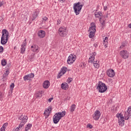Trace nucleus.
<instances>
[{
	"mask_svg": "<svg viewBox=\"0 0 131 131\" xmlns=\"http://www.w3.org/2000/svg\"><path fill=\"white\" fill-rule=\"evenodd\" d=\"M3 6V3L0 2V7H2Z\"/></svg>",
	"mask_w": 131,
	"mask_h": 131,
	"instance_id": "09e8293b",
	"label": "nucleus"
},
{
	"mask_svg": "<svg viewBox=\"0 0 131 131\" xmlns=\"http://www.w3.org/2000/svg\"><path fill=\"white\" fill-rule=\"evenodd\" d=\"M42 91H38L37 92L36 94V97L37 98H41V97H42Z\"/></svg>",
	"mask_w": 131,
	"mask_h": 131,
	"instance_id": "b1692460",
	"label": "nucleus"
},
{
	"mask_svg": "<svg viewBox=\"0 0 131 131\" xmlns=\"http://www.w3.org/2000/svg\"><path fill=\"white\" fill-rule=\"evenodd\" d=\"M27 45V43L26 42V39H25L21 45V48H20L21 54H24V53L25 52V50H26L25 47Z\"/></svg>",
	"mask_w": 131,
	"mask_h": 131,
	"instance_id": "2eb2a0df",
	"label": "nucleus"
},
{
	"mask_svg": "<svg viewBox=\"0 0 131 131\" xmlns=\"http://www.w3.org/2000/svg\"><path fill=\"white\" fill-rule=\"evenodd\" d=\"M72 80H73V79L72 78L69 77L67 79L68 83H70Z\"/></svg>",
	"mask_w": 131,
	"mask_h": 131,
	"instance_id": "473e14b6",
	"label": "nucleus"
},
{
	"mask_svg": "<svg viewBox=\"0 0 131 131\" xmlns=\"http://www.w3.org/2000/svg\"><path fill=\"white\" fill-rule=\"evenodd\" d=\"M58 2H59L60 3H65V1H66V0H58Z\"/></svg>",
	"mask_w": 131,
	"mask_h": 131,
	"instance_id": "c03bdc74",
	"label": "nucleus"
},
{
	"mask_svg": "<svg viewBox=\"0 0 131 131\" xmlns=\"http://www.w3.org/2000/svg\"><path fill=\"white\" fill-rule=\"evenodd\" d=\"M66 114V111H63L61 113L59 112L55 114L53 116V122L55 124H57L60 120L61 119L62 117H64Z\"/></svg>",
	"mask_w": 131,
	"mask_h": 131,
	"instance_id": "f03ea898",
	"label": "nucleus"
},
{
	"mask_svg": "<svg viewBox=\"0 0 131 131\" xmlns=\"http://www.w3.org/2000/svg\"><path fill=\"white\" fill-rule=\"evenodd\" d=\"M103 45H104L105 48H107V44L108 43V37H105L104 39L103 40Z\"/></svg>",
	"mask_w": 131,
	"mask_h": 131,
	"instance_id": "5701e85b",
	"label": "nucleus"
},
{
	"mask_svg": "<svg viewBox=\"0 0 131 131\" xmlns=\"http://www.w3.org/2000/svg\"><path fill=\"white\" fill-rule=\"evenodd\" d=\"M22 127H20L19 126L18 127H16L15 129H13V131H19L20 130V129H21Z\"/></svg>",
	"mask_w": 131,
	"mask_h": 131,
	"instance_id": "c9c22d12",
	"label": "nucleus"
},
{
	"mask_svg": "<svg viewBox=\"0 0 131 131\" xmlns=\"http://www.w3.org/2000/svg\"><path fill=\"white\" fill-rule=\"evenodd\" d=\"M58 33L61 37H66L68 34V30L66 27H60L58 30Z\"/></svg>",
	"mask_w": 131,
	"mask_h": 131,
	"instance_id": "7ed1b4c3",
	"label": "nucleus"
},
{
	"mask_svg": "<svg viewBox=\"0 0 131 131\" xmlns=\"http://www.w3.org/2000/svg\"><path fill=\"white\" fill-rule=\"evenodd\" d=\"M50 83L49 80H46L43 82L42 86L43 89H49L50 88Z\"/></svg>",
	"mask_w": 131,
	"mask_h": 131,
	"instance_id": "6ab92c4d",
	"label": "nucleus"
},
{
	"mask_svg": "<svg viewBox=\"0 0 131 131\" xmlns=\"http://www.w3.org/2000/svg\"><path fill=\"white\" fill-rule=\"evenodd\" d=\"M106 74L109 77H114L115 76V72L113 69H110L106 71Z\"/></svg>",
	"mask_w": 131,
	"mask_h": 131,
	"instance_id": "4468645a",
	"label": "nucleus"
},
{
	"mask_svg": "<svg viewBox=\"0 0 131 131\" xmlns=\"http://www.w3.org/2000/svg\"><path fill=\"white\" fill-rule=\"evenodd\" d=\"M120 55L123 59H127L128 58V52L126 50H122L120 52Z\"/></svg>",
	"mask_w": 131,
	"mask_h": 131,
	"instance_id": "f8f14e48",
	"label": "nucleus"
},
{
	"mask_svg": "<svg viewBox=\"0 0 131 131\" xmlns=\"http://www.w3.org/2000/svg\"><path fill=\"white\" fill-rule=\"evenodd\" d=\"M9 94H12L13 93V89H10L9 91Z\"/></svg>",
	"mask_w": 131,
	"mask_h": 131,
	"instance_id": "49530a36",
	"label": "nucleus"
},
{
	"mask_svg": "<svg viewBox=\"0 0 131 131\" xmlns=\"http://www.w3.org/2000/svg\"><path fill=\"white\" fill-rule=\"evenodd\" d=\"M34 58V54H32L30 56V57H29V59H30V60H33Z\"/></svg>",
	"mask_w": 131,
	"mask_h": 131,
	"instance_id": "f704fd0d",
	"label": "nucleus"
},
{
	"mask_svg": "<svg viewBox=\"0 0 131 131\" xmlns=\"http://www.w3.org/2000/svg\"><path fill=\"white\" fill-rule=\"evenodd\" d=\"M34 77V74L31 73L27 75L24 76V80H31V78H33Z\"/></svg>",
	"mask_w": 131,
	"mask_h": 131,
	"instance_id": "f3484780",
	"label": "nucleus"
},
{
	"mask_svg": "<svg viewBox=\"0 0 131 131\" xmlns=\"http://www.w3.org/2000/svg\"><path fill=\"white\" fill-rule=\"evenodd\" d=\"M124 116L125 120H128L129 116H131V106H129L127 111L124 113Z\"/></svg>",
	"mask_w": 131,
	"mask_h": 131,
	"instance_id": "9d476101",
	"label": "nucleus"
},
{
	"mask_svg": "<svg viewBox=\"0 0 131 131\" xmlns=\"http://www.w3.org/2000/svg\"><path fill=\"white\" fill-rule=\"evenodd\" d=\"M61 89L62 90H67L68 89V84L66 82L62 83L61 84Z\"/></svg>",
	"mask_w": 131,
	"mask_h": 131,
	"instance_id": "412c9836",
	"label": "nucleus"
},
{
	"mask_svg": "<svg viewBox=\"0 0 131 131\" xmlns=\"http://www.w3.org/2000/svg\"><path fill=\"white\" fill-rule=\"evenodd\" d=\"M10 73V72L9 71V70H6V71L4 73V75H3V77H8V75H9Z\"/></svg>",
	"mask_w": 131,
	"mask_h": 131,
	"instance_id": "c756f323",
	"label": "nucleus"
},
{
	"mask_svg": "<svg viewBox=\"0 0 131 131\" xmlns=\"http://www.w3.org/2000/svg\"><path fill=\"white\" fill-rule=\"evenodd\" d=\"M14 49H16V47H14Z\"/></svg>",
	"mask_w": 131,
	"mask_h": 131,
	"instance_id": "3c124183",
	"label": "nucleus"
},
{
	"mask_svg": "<svg viewBox=\"0 0 131 131\" xmlns=\"http://www.w3.org/2000/svg\"><path fill=\"white\" fill-rule=\"evenodd\" d=\"M118 123L120 126H123L124 125V117L122 114H119L118 116Z\"/></svg>",
	"mask_w": 131,
	"mask_h": 131,
	"instance_id": "1a4fd4ad",
	"label": "nucleus"
},
{
	"mask_svg": "<svg viewBox=\"0 0 131 131\" xmlns=\"http://www.w3.org/2000/svg\"><path fill=\"white\" fill-rule=\"evenodd\" d=\"M100 117H101V112L99 110H96L93 115V119L97 121L100 119Z\"/></svg>",
	"mask_w": 131,
	"mask_h": 131,
	"instance_id": "9b49d317",
	"label": "nucleus"
},
{
	"mask_svg": "<svg viewBox=\"0 0 131 131\" xmlns=\"http://www.w3.org/2000/svg\"><path fill=\"white\" fill-rule=\"evenodd\" d=\"M102 25H103V26L105 25V23H104V21H103V23H102Z\"/></svg>",
	"mask_w": 131,
	"mask_h": 131,
	"instance_id": "8fccbe9b",
	"label": "nucleus"
},
{
	"mask_svg": "<svg viewBox=\"0 0 131 131\" xmlns=\"http://www.w3.org/2000/svg\"><path fill=\"white\" fill-rule=\"evenodd\" d=\"M67 71V68L63 67L60 70V72L58 74L57 76V78H60L62 75L65 74Z\"/></svg>",
	"mask_w": 131,
	"mask_h": 131,
	"instance_id": "dca6fc26",
	"label": "nucleus"
},
{
	"mask_svg": "<svg viewBox=\"0 0 131 131\" xmlns=\"http://www.w3.org/2000/svg\"><path fill=\"white\" fill-rule=\"evenodd\" d=\"M87 127H89V128H93V125L91 124H88L87 125Z\"/></svg>",
	"mask_w": 131,
	"mask_h": 131,
	"instance_id": "ea45409f",
	"label": "nucleus"
},
{
	"mask_svg": "<svg viewBox=\"0 0 131 131\" xmlns=\"http://www.w3.org/2000/svg\"><path fill=\"white\" fill-rule=\"evenodd\" d=\"M10 89L13 90L14 88H15V84L14 83H12L10 85Z\"/></svg>",
	"mask_w": 131,
	"mask_h": 131,
	"instance_id": "72a5a7b5",
	"label": "nucleus"
},
{
	"mask_svg": "<svg viewBox=\"0 0 131 131\" xmlns=\"http://www.w3.org/2000/svg\"><path fill=\"white\" fill-rule=\"evenodd\" d=\"M104 11H106L107 10V6H104L103 8Z\"/></svg>",
	"mask_w": 131,
	"mask_h": 131,
	"instance_id": "de8ad7c7",
	"label": "nucleus"
},
{
	"mask_svg": "<svg viewBox=\"0 0 131 131\" xmlns=\"http://www.w3.org/2000/svg\"><path fill=\"white\" fill-rule=\"evenodd\" d=\"M96 25L94 23H92L91 24V27L88 30L89 33V37L93 38L95 36V33L96 32Z\"/></svg>",
	"mask_w": 131,
	"mask_h": 131,
	"instance_id": "20e7f679",
	"label": "nucleus"
},
{
	"mask_svg": "<svg viewBox=\"0 0 131 131\" xmlns=\"http://www.w3.org/2000/svg\"><path fill=\"white\" fill-rule=\"evenodd\" d=\"M97 55L96 52H92L89 54L90 57L89 58L88 62L89 63H93L94 62V60H95V56Z\"/></svg>",
	"mask_w": 131,
	"mask_h": 131,
	"instance_id": "ddd939ff",
	"label": "nucleus"
},
{
	"mask_svg": "<svg viewBox=\"0 0 131 131\" xmlns=\"http://www.w3.org/2000/svg\"><path fill=\"white\" fill-rule=\"evenodd\" d=\"M36 18H37V12L36 11H35L32 14V21H33L34 20H35Z\"/></svg>",
	"mask_w": 131,
	"mask_h": 131,
	"instance_id": "4be33fe9",
	"label": "nucleus"
},
{
	"mask_svg": "<svg viewBox=\"0 0 131 131\" xmlns=\"http://www.w3.org/2000/svg\"><path fill=\"white\" fill-rule=\"evenodd\" d=\"M20 120V124L19 125V127H23L25 125V123L27 122V120L28 119V117L25 115H21L18 118Z\"/></svg>",
	"mask_w": 131,
	"mask_h": 131,
	"instance_id": "423d86ee",
	"label": "nucleus"
},
{
	"mask_svg": "<svg viewBox=\"0 0 131 131\" xmlns=\"http://www.w3.org/2000/svg\"><path fill=\"white\" fill-rule=\"evenodd\" d=\"M8 79V78L7 77H3V78H2V80L3 81H6V80H7Z\"/></svg>",
	"mask_w": 131,
	"mask_h": 131,
	"instance_id": "a19ab883",
	"label": "nucleus"
},
{
	"mask_svg": "<svg viewBox=\"0 0 131 131\" xmlns=\"http://www.w3.org/2000/svg\"><path fill=\"white\" fill-rule=\"evenodd\" d=\"M7 126H8V123H5L3 124L2 127H4L5 128H6Z\"/></svg>",
	"mask_w": 131,
	"mask_h": 131,
	"instance_id": "e433bc0d",
	"label": "nucleus"
},
{
	"mask_svg": "<svg viewBox=\"0 0 131 131\" xmlns=\"http://www.w3.org/2000/svg\"><path fill=\"white\" fill-rule=\"evenodd\" d=\"M93 64L95 68H96L97 69H98L100 67V64L97 63V61H93Z\"/></svg>",
	"mask_w": 131,
	"mask_h": 131,
	"instance_id": "a878e982",
	"label": "nucleus"
},
{
	"mask_svg": "<svg viewBox=\"0 0 131 131\" xmlns=\"http://www.w3.org/2000/svg\"><path fill=\"white\" fill-rule=\"evenodd\" d=\"M38 35L39 36V37L43 38V37L46 36V32H45V31L40 30L38 32Z\"/></svg>",
	"mask_w": 131,
	"mask_h": 131,
	"instance_id": "aec40b11",
	"label": "nucleus"
},
{
	"mask_svg": "<svg viewBox=\"0 0 131 131\" xmlns=\"http://www.w3.org/2000/svg\"><path fill=\"white\" fill-rule=\"evenodd\" d=\"M97 89L98 90L99 93H105V92L107 91V86L105 83L101 81H99L97 86Z\"/></svg>",
	"mask_w": 131,
	"mask_h": 131,
	"instance_id": "39448f33",
	"label": "nucleus"
},
{
	"mask_svg": "<svg viewBox=\"0 0 131 131\" xmlns=\"http://www.w3.org/2000/svg\"><path fill=\"white\" fill-rule=\"evenodd\" d=\"M74 110H75V104H72L70 108V111L71 112H73Z\"/></svg>",
	"mask_w": 131,
	"mask_h": 131,
	"instance_id": "7c9ffc66",
	"label": "nucleus"
},
{
	"mask_svg": "<svg viewBox=\"0 0 131 131\" xmlns=\"http://www.w3.org/2000/svg\"><path fill=\"white\" fill-rule=\"evenodd\" d=\"M1 64L2 66H6V65H7V60L2 59L1 61Z\"/></svg>",
	"mask_w": 131,
	"mask_h": 131,
	"instance_id": "c85d7f7f",
	"label": "nucleus"
},
{
	"mask_svg": "<svg viewBox=\"0 0 131 131\" xmlns=\"http://www.w3.org/2000/svg\"><path fill=\"white\" fill-rule=\"evenodd\" d=\"M4 52V47L3 46H0V53Z\"/></svg>",
	"mask_w": 131,
	"mask_h": 131,
	"instance_id": "58836bf2",
	"label": "nucleus"
},
{
	"mask_svg": "<svg viewBox=\"0 0 131 131\" xmlns=\"http://www.w3.org/2000/svg\"><path fill=\"white\" fill-rule=\"evenodd\" d=\"M95 16L96 18H100L101 19V17L102 16V13L101 12H96L95 13Z\"/></svg>",
	"mask_w": 131,
	"mask_h": 131,
	"instance_id": "bb28decb",
	"label": "nucleus"
},
{
	"mask_svg": "<svg viewBox=\"0 0 131 131\" xmlns=\"http://www.w3.org/2000/svg\"><path fill=\"white\" fill-rule=\"evenodd\" d=\"M73 9L76 15H79V13L81 12V9H82V5L80 4V3H75L74 4Z\"/></svg>",
	"mask_w": 131,
	"mask_h": 131,
	"instance_id": "0eeeda50",
	"label": "nucleus"
},
{
	"mask_svg": "<svg viewBox=\"0 0 131 131\" xmlns=\"http://www.w3.org/2000/svg\"><path fill=\"white\" fill-rule=\"evenodd\" d=\"M126 42H124L121 43V46L120 47V50H122V49H124L125 47H126Z\"/></svg>",
	"mask_w": 131,
	"mask_h": 131,
	"instance_id": "393cba45",
	"label": "nucleus"
},
{
	"mask_svg": "<svg viewBox=\"0 0 131 131\" xmlns=\"http://www.w3.org/2000/svg\"><path fill=\"white\" fill-rule=\"evenodd\" d=\"M32 126V124L29 123L27 125V127L25 128V131H28L29 129H30L31 128V127Z\"/></svg>",
	"mask_w": 131,
	"mask_h": 131,
	"instance_id": "cd10ccee",
	"label": "nucleus"
},
{
	"mask_svg": "<svg viewBox=\"0 0 131 131\" xmlns=\"http://www.w3.org/2000/svg\"><path fill=\"white\" fill-rule=\"evenodd\" d=\"M51 111H52V107L49 106L48 108L46 110L45 113H46V112H48V113H50Z\"/></svg>",
	"mask_w": 131,
	"mask_h": 131,
	"instance_id": "2f4dec72",
	"label": "nucleus"
},
{
	"mask_svg": "<svg viewBox=\"0 0 131 131\" xmlns=\"http://www.w3.org/2000/svg\"><path fill=\"white\" fill-rule=\"evenodd\" d=\"M31 50L34 53H38L39 51L38 46L36 45L31 46Z\"/></svg>",
	"mask_w": 131,
	"mask_h": 131,
	"instance_id": "a211bd4d",
	"label": "nucleus"
},
{
	"mask_svg": "<svg viewBox=\"0 0 131 131\" xmlns=\"http://www.w3.org/2000/svg\"><path fill=\"white\" fill-rule=\"evenodd\" d=\"M2 36L1 38V43L2 45H6L7 42H8V40H9V35L10 34L8 30L6 29H4L2 30Z\"/></svg>",
	"mask_w": 131,
	"mask_h": 131,
	"instance_id": "f257e3e1",
	"label": "nucleus"
},
{
	"mask_svg": "<svg viewBox=\"0 0 131 131\" xmlns=\"http://www.w3.org/2000/svg\"><path fill=\"white\" fill-rule=\"evenodd\" d=\"M5 130H6V128L4 127H2V128H1V131H5Z\"/></svg>",
	"mask_w": 131,
	"mask_h": 131,
	"instance_id": "37998d69",
	"label": "nucleus"
},
{
	"mask_svg": "<svg viewBox=\"0 0 131 131\" xmlns=\"http://www.w3.org/2000/svg\"><path fill=\"white\" fill-rule=\"evenodd\" d=\"M53 100V98H50L48 99L49 103H51L52 102V100Z\"/></svg>",
	"mask_w": 131,
	"mask_h": 131,
	"instance_id": "a18cd8bd",
	"label": "nucleus"
},
{
	"mask_svg": "<svg viewBox=\"0 0 131 131\" xmlns=\"http://www.w3.org/2000/svg\"><path fill=\"white\" fill-rule=\"evenodd\" d=\"M75 60H76V55L71 54L68 57L67 63L69 65H71V64H73L75 62Z\"/></svg>",
	"mask_w": 131,
	"mask_h": 131,
	"instance_id": "6e6552de",
	"label": "nucleus"
},
{
	"mask_svg": "<svg viewBox=\"0 0 131 131\" xmlns=\"http://www.w3.org/2000/svg\"><path fill=\"white\" fill-rule=\"evenodd\" d=\"M42 20H43V21H47V20H48V18L47 17V16H45L42 18Z\"/></svg>",
	"mask_w": 131,
	"mask_h": 131,
	"instance_id": "79ce46f5",
	"label": "nucleus"
},
{
	"mask_svg": "<svg viewBox=\"0 0 131 131\" xmlns=\"http://www.w3.org/2000/svg\"><path fill=\"white\" fill-rule=\"evenodd\" d=\"M61 24V19H57V25H60Z\"/></svg>",
	"mask_w": 131,
	"mask_h": 131,
	"instance_id": "4c0bfd02",
	"label": "nucleus"
}]
</instances>
